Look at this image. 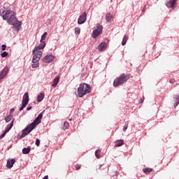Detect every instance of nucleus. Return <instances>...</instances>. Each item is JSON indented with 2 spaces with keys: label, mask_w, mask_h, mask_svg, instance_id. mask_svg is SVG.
Masks as SVG:
<instances>
[{
  "label": "nucleus",
  "mask_w": 179,
  "mask_h": 179,
  "mask_svg": "<svg viewBox=\"0 0 179 179\" xmlns=\"http://www.w3.org/2000/svg\"><path fill=\"white\" fill-rule=\"evenodd\" d=\"M129 79V76L125 74H121L119 77L115 78L113 81V87H118V86H121V85H124Z\"/></svg>",
  "instance_id": "obj_4"
},
{
  "label": "nucleus",
  "mask_w": 179,
  "mask_h": 179,
  "mask_svg": "<svg viewBox=\"0 0 179 179\" xmlns=\"http://www.w3.org/2000/svg\"><path fill=\"white\" fill-rule=\"evenodd\" d=\"M30 150H31V148L28 147V148H24L22 150V153L23 155H29V153H30Z\"/></svg>",
  "instance_id": "obj_19"
},
{
  "label": "nucleus",
  "mask_w": 179,
  "mask_h": 179,
  "mask_svg": "<svg viewBox=\"0 0 179 179\" xmlns=\"http://www.w3.org/2000/svg\"><path fill=\"white\" fill-rule=\"evenodd\" d=\"M103 33V26L101 25L100 24H96V27H94V31L92 32V36L94 38H97L100 34Z\"/></svg>",
  "instance_id": "obj_7"
},
{
  "label": "nucleus",
  "mask_w": 179,
  "mask_h": 179,
  "mask_svg": "<svg viewBox=\"0 0 179 179\" xmlns=\"http://www.w3.org/2000/svg\"><path fill=\"white\" fill-rule=\"evenodd\" d=\"M6 134H8V132L6 130H4L0 136V139H2L3 138H4L5 135H6Z\"/></svg>",
  "instance_id": "obj_28"
},
{
  "label": "nucleus",
  "mask_w": 179,
  "mask_h": 179,
  "mask_svg": "<svg viewBox=\"0 0 179 179\" xmlns=\"http://www.w3.org/2000/svg\"><path fill=\"white\" fill-rule=\"evenodd\" d=\"M48 33L45 32L42 36H41V44L36 47L33 52L34 53H36V51H40V50H44V48L45 47V41H44L45 40V38L47 37Z\"/></svg>",
  "instance_id": "obj_6"
},
{
  "label": "nucleus",
  "mask_w": 179,
  "mask_h": 179,
  "mask_svg": "<svg viewBox=\"0 0 179 179\" xmlns=\"http://www.w3.org/2000/svg\"><path fill=\"white\" fill-rule=\"evenodd\" d=\"M175 100H176V103L175 107H177V106H178V104H179V96L178 95L175 96Z\"/></svg>",
  "instance_id": "obj_26"
},
{
  "label": "nucleus",
  "mask_w": 179,
  "mask_h": 179,
  "mask_svg": "<svg viewBox=\"0 0 179 179\" xmlns=\"http://www.w3.org/2000/svg\"><path fill=\"white\" fill-rule=\"evenodd\" d=\"M12 118H13V115L10 114L4 120L6 122H10V121H12Z\"/></svg>",
  "instance_id": "obj_22"
},
{
  "label": "nucleus",
  "mask_w": 179,
  "mask_h": 179,
  "mask_svg": "<svg viewBox=\"0 0 179 179\" xmlns=\"http://www.w3.org/2000/svg\"><path fill=\"white\" fill-rule=\"evenodd\" d=\"M175 5H176V1H169L166 3L167 8H174Z\"/></svg>",
  "instance_id": "obj_16"
},
{
  "label": "nucleus",
  "mask_w": 179,
  "mask_h": 179,
  "mask_svg": "<svg viewBox=\"0 0 179 179\" xmlns=\"http://www.w3.org/2000/svg\"><path fill=\"white\" fill-rule=\"evenodd\" d=\"M143 171L145 174H149V173H152V171H153V169L150 168H145L143 169Z\"/></svg>",
  "instance_id": "obj_20"
},
{
  "label": "nucleus",
  "mask_w": 179,
  "mask_h": 179,
  "mask_svg": "<svg viewBox=\"0 0 179 179\" xmlns=\"http://www.w3.org/2000/svg\"><path fill=\"white\" fill-rule=\"evenodd\" d=\"M43 118V113H41L34 120L33 122L28 124L22 131V135L20 137V139L24 138V136H27L33 129H34L40 122H41V120Z\"/></svg>",
  "instance_id": "obj_2"
},
{
  "label": "nucleus",
  "mask_w": 179,
  "mask_h": 179,
  "mask_svg": "<svg viewBox=\"0 0 179 179\" xmlns=\"http://www.w3.org/2000/svg\"><path fill=\"white\" fill-rule=\"evenodd\" d=\"M0 13L3 20H6L9 24L15 26L17 30L20 29V26H22V22L17 21L15 11L12 10H7L6 13L3 14V10H1Z\"/></svg>",
  "instance_id": "obj_1"
},
{
  "label": "nucleus",
  "mask_w": 179,
  "mask_h": 179,
  "mask_svg": "<svg viewBox=\"0 0 179 179\" xmlns=\"http://www.w3.org/2000/svg\"><path fill=\"white\" fill-rule=\"evenodd\" d=\"M15 122V119L12 120L10 124H8L7 127H6L5 130L6 132H8L10 129H12V127H13V123Z\"/></svg>",
  "instance_id": "obj_15"
},
{
  "label": "nucleus",
  "mask_w": 179,
  "mask_h": 179,
  "mask_svg": "<svg viewBox=\"0 0 179 179\" xmlns=\"http://www.w3.org/2000/svg\"><path fill=\"white\" fill-rule=\"evenodd\" d=\"M53 59H55V57L53 55H47L43 59V62H45L46 64H50V62H52Z\"/></svg>",
  "instance_id": "obj_11"
},
{
  "label": "nucleus",
  "mask_w": 179,
  "mask_h": 179,
  "mask_svg": "<svg viewBox=\"0 0 179 179\" xmlns=\"http://www.w3.org/2000/svg\"><path fill=\"white\" fill-rule=\"evenodd\" d=\"M69 128V122H65L64 123V127H63V129H68Z\"/></svg>",
  "instance_id": "obj_25"
},
{
  "label": "nucleus",
  "mask_w": 179,
  "mask_h": 179,
  "mask_svg": "<svg viewBox=\"0 0 179 179\" xmlns=\"http://www.w3.org/2000/svg\"><path fill=\"white\" fill-rule=\"evenodd\" d=\"M44 99V94L40 93L37 96V101L38 103H41Z\"/></svg>",
  "instance_id": "obj_18"
},
{
  "label": "nucleus",
  "mask_w": 179,
  "mask_h": 179,
  "mask_svg": "<svg viewBox=\"0 0 179 179\" xmlns=\"http://www.w3.org/2000/svg\"><path fill=\"white\" fill-rule=\"evenodd\" d=\"M86 19H87V13H86V12H84L81 15H80L78 20V24H83V23L86 22Z\"/></svg>",
  "instance_id": "obj_9"
},
{
  "label": "nucleus",
  "mask_w": 179,
  "mask_h": 179,
  "mask_svg": "<svg viewBox=\"0 0 179 179\" xmlns=\"http://www.w3.org/2000/svg\"><path fill=\"white\" fill-rule=\"evenodd\" d=\"M2 58H5V57H8V52H3L1 53Z\"/></svg>",
  "instance_id": "obj_33"
},
{
  "label": "nucleus",
  "mask_w": 179,
  "mask_h": 179,
  "mask_svg": "<svg viewBox=\"0 0 179 179\" xmlns=\"http://www.w3.org/2000/svg\"><path fill=\"white\" fill-rule=\"evenodd\" d=\"M129 36L128 35H124L123 40L122 41V45H125L127 44V41H128Z\"/></svg>",
  "instance_id": "obj_21"
},
{
  "label": "nucleus",
  "mask_w": 179,
  "mask_h": 179,
  "mask_svg": "<svg viewBox=\"0 0 179 179\" xmlns=\"http://www.w3.org/2000/svg\"><path fill=\"white\" fill-rule=\"evenodd\" d=\"M81 167H82V166H80V164H76L75 165L76 170H80Z\"/></svg>",
  "instance_id": "obj_31"
},
{
  "label": "nucleus",
  "mask_w": 179,
  "mask_h": 179,
  "mask_svg": "<svg viewBox=\"0 0 179 179\" xmlns=\"http://www.w3.org/2000/svg\"><path fill=\"white\" fill-rule=\"evenodd\" d=\"M144 100H145V97H143V98H141V99H140L139 102H140V103H143Z\"/></svg>",
  "instance_id": "obj_38"
},
{
  "label": "nucleus",
  "mask_w": 179,
  "mask_h": 179,
  "mask_svg": "<svg viewBox=\"0 0 179 179\" xmlns=\"http://www.w3.org/2000/svg\"><path fill=\"white\" fill-rule=\"evenodd\" d=\"M111 19H113V15L110 13H108L106 16V20L110 22Z\"/></svg>",
  "instance_id": "obj_24"
},
{
  "label": "nucleus",
  "mask_w": 179,
  "mask_h": 179,
  "mask_svg": "<svg viewBox=\"0 0 179 179\" xmlns=\"http://www.w3.org/2000/svg\"><path fill=\"white\" fill-rule=\"evenodd\" d=\"M124 145V140H117L115 141V148H120Z\"/></svg>",
  "instance_id": "obj_14"
},
{
  "label": "nucleus",
  "mask_w": 179,
  "mask_h": 179,
  "mask_svg": "<svg viewBox=\"0 0 179 179\" xmlns=\"http://www.w3.org/2000/svg\"><path fill=\"white\" fill-rule=\"evenodd\" d=\"M90 92H92L90 85L86 83H81L78 88L77 96L78 97H83V96H86V94L90 93Z\"/></svg>",
  "instance_id": "obj_3"
},
{
  "label": "nucleus",
  "mask_w": 179,
  "mask_h": 179,
  "mask_svg": "<svg viewBox=\"0 0 179 179\" xmlns=\"http://www.w3.org/2000/svg\"><path fill=\"white\" fill-rule=\"evenodd\" d=\"M101 153V150L98 149L95 151V156L96 159H100V155Z\"/></svg>",
  "instance_id": "obj_23"
},
{
  "label": "nucleus",
  "mask_w": 179,
  "mask_h": 179,
  "mask_svg": "<svg viewBox=\"0 0 179 179\" xmlns=\"http://www.w3.org/2000/svg\"><path fill=\"white\" fill-rule=\"evenodd\" d=\"M58 82H59V76L56 77L52 81V87H57V85H58Z\"/></svg>",
  "instance_id": "obj_17"
},
{
  "label": "nucleus",
  "mask_w": 179,
  "mask_h": 179,
  "mask_svg": "<svg viewBox=\"0 0 179 179\" xmlns=\"http://www.w3.org/2000/svg\"><path fill=\"white\" fill-rule=\"evenodd\" d=\"M175 82H176L175 79H171L169 81L170 83H174Z\"/></svg>",
  "instance_id": "obj_37"
},
{
  "label": "nucleus",
  "mask_w": 179,
  "mask_h": 179,
  "mask_svg": "<svg viewBox=\"0 0 179 179\" xmlns=\"http://www.w3.org/2000/svg\"><path fill=\"white\" fill-rule=\"evenodd\" d=\"M29 104V93L26 92L22 98V106L20 108V111H22V110L26 108V106Z\"/></svg>",
  "instance_id": "obj_8"
},
{
  "label": "nucleus",
  "mask_w": 179,
  "mask_h": 179,
  "mask_svg": "<svg viewBox=\"0 0 179 179\" xmlns=\"http://www.w3.org/2000/svg\"><path fill=\"white\" fill-rule=\"evenodd\" d=\"M42 179H48V176H44Z\"/></svg>",
  "instance_id": "obj_41"
},
{
  "label": "nucleus",
  "mask_w": 179,
  "mask_h": 179,
  "mask_svg": "<svg viewBox=\"0 0 179 179\" xmlns=\"http://www.w3.org/2000/svg\"><path fill=\"white\" fill-rule=\"evenodd\" d=\"M15 159H8L6 167H8V169H12L15 164Z\"/></svg>",
  "instance_id": "obj_13"
},
{
  "label": "nucleus",
  "mask_w": 179,
  "mask_h": 179,
  "mask_svg": "<svg viewBox=\"0 0 179 179\" xmlns=\"http://www.w3.org/2000/svg\"><path fill=\"white\" fill-rule=\"evenodd\" d=\"M1 50H2V51H5V50H6V45H2Z\"/></svg>",
  "instance_id": "obj_36"
},
{
  "label": "nucleus",
  "mask_w": 179,
  "mask_h": 179,
  "mask_svg": "<svg viewBox=\"0 0 179 179\" xmlns=\"http://www.w3.org/2000/svg\"><path fill=\"white\" fill-rule=\"evenodd\" d=\"M125 124H125L124 127L123 128L124 132H127V129H128V122H126Z\"/></svg>",
  "instance_id": "obj_32"
},
{
  "label": "nucleus",
  "mask_w": 179,
  "mask_h": 179,
  "mask_svg": "<svg viewBox=\"0 0 179 179\" xmlns=\"http://www.w3.org/2000/svg\"><path fill=\"white\" fill-rule=\"evenodd\" d=\"M170 1H177V0H170Z\"/></svg>",
  "instance_id": "obj_42"
},
{
  "label": "nucleus",
  "mask_w": 179,
  "mask_h": 179,
  "mask_svg": "<svg viewBox=\"0 0 179 179\" xmlns=\"http://www.w3.org/2000/svg\"><path fill=\"white\" fill-rule=\"evenodd\" d=\"M75 33H76V34H80V27H76L75 28Z\"/></svg>",
  "instance_id": "obj_27"
},
{
  "label": "nucleus",
  "mask_w": 179,
  "mask_h": 179,
  "mask_svg": "<svg viewBox=\"0 0 179 179\" xmlns=\"http://www.w3.org/2000/svg\"><path fill=\"white\" fill-rule=\"evenodd\" d=\"M15 112V108H11L10 110V113L12 114V113H14Z\"/></svg>",
  "instance_id": "obj_40"
},
{
  "label": "nucleus",
  "mask_w": 179,
  "mask_h": 179,
  "mask_svg": "<svg viewBox=\"0 0 179 179\" xmlns=\"http://www.w3.org/2000/svg\"><path fill=\"white\" fill-rule=\"evenodd\" d=\"M111 176H113V177H115V178H117V177L118 176V172L113 171V173H111Z\"/></svg>",
  "instance_id": "obj_30"
},
{
  "label": "nucleus",
  "mask_w": 179,
  "mask_h": 179,
  "mask_svg": "<svg viewBox=\"0 0 179 179\" xmlns=\"http://www.w3.org/2000/svg\"><path fill=\"white\" fill-rule=\"evenodd\" d=\"M35 143L36 146H40V139L37 138Z\"/></svg>",
  "instance_id": "obj_35"
},
{
  "label": "nucleus",
  "mask_w": 179,
  "mask_h": 179,
  "mask_svg": "<svg viewBox=\"0 0 179 179\" xmlns=\"http://www.w3.org/2000/svg\"><path fill=\"white\" fill-rule=\"evenodd\" d=\"M107 48V43L102 42L98 46L99 51H106Z\"/></svg>",
  "instance_id": "obj_12"
},
{
  "label": "nucleus",
  "mask_w": 179,
  "mask_h": 179,
  "mask_svg": "<svg viewBox=\"0 0 179 179\" xmlns=\"http://www.w3.org/2000/svg\"><path fill=\"white\" fill-rule=\"evenodd\" d=\"M103 165H101V164H97L96 166H95V169H96V171H97V170H100V169H101V166H102Z\"/></svg>",
  "instance_id": "obj_29"
},
{
  "label": "nucleus",
  "mask_w": 179,
  "mask_h": 179,
  "mask_svg": "<svg viewBox=\"0 0 179 179\" xmlns=\"http://www.w3.org/2000/svg\"><path fill=\"white\" fill-rule=\"evenodd\" d=\"M8 72H9V67H4V69L0 73V80L3 79V78H5L8 75Z\"/></svg>",
  "instance_id": "obj_10"
},
{
  "label": "nucleus",
  "mask_w": 179,
  "mask_h": 179,
  "mask_svg": "<svg viewBox=\"0 0 179 179\" xmlns=\"http://www.w3.org/2000/svg\"><path fill=\"white\" fill-rule=\"evenodd\" d=\"M4 9H9V4L8 3H4Z\"/></svg>",
  "instance_id": "obj_34"
},
{
  "label": "nucleus",
  "mask_w": 179,
  "mask_h": 179,
  "mask_svg": "<svg viewBox=\"0 0 179 179\" xmlns=\"http://www.w3.org/2000/svg\"><path fill=\"white\" fill-rule=\"evenodd\" d=\"M30 110H31V106H29L27 108V111H30Z\"/></svg>",
  "instance_id": "obj_39"
},
{
  "label": "nucleus",
  "mask_w": 179,
  "mask_h": 179,
  "mask_svg": "<svg viewBox=\"0 0 179 179\" xmlns=\"http://www.w3.org/2000/svg\"><path fill=\"white\" fill-rule=\"evenodd\" d=\"M33 54L34 55L32 59V68H38V61H40V59L41 58V55H43V52L38 50L36 51L35 53L33 52Z\"/></svg>",
  "instance_id": "obj_5"
}]
</instances>
